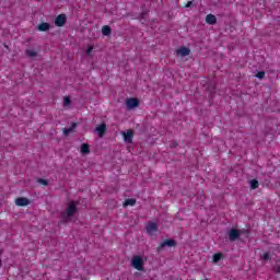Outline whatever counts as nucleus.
Masks as SVG:
<instances>
[{"label": "nucleus", "instance_id": "3", "mask_svg": "<svg viewBox=\"0 0 280 280\" xmlns=\"http://www.w3.org/2000/svg\"><path fill=\"white\" fill-rule=\"evenodd\" d=\"M166 246L168 248H174V246H176V241L172 238H166L164 242L160 243V245L156 247L158 253H161V250H163V248H166Z\"/></svg>", "mask_w": 280, "mask_h": 280}, {"label": "nucleus", "instance_id": "17", "mask_svg": "<svg viewBox=\"0 0 280 280\" xmlns=\"http://www.w3.org/2000/svg\"><path fill=\"white\" fill-rule=\"evenodd\" d=\"M137 205V199H127L124 202V207H135Z\"/></svg>", "mask_w": 280, "mask_h": 280}, {"label": "nucleus", "instance_id": "18", "mask_svg": "<svg viewBox=\"0 0 280 280\" xmlns=\"http://www.w3.org/2000/svg\"><path fill=\"white\" fill-rule=\"evenodd\" d=\"M222 253H215L213 256H212V261L213 264H218L219 261L222 260Z\"/></svg>", "mask_w": 280, "mask_h": 280}, {"label": "nucleus", "instance_id": "6", "mask_svg": "<svg viewBox=\"0 0 280 280\" xmlns=\"http://www.w3.org/2000/svg\"><path fill=\"white\" fill-rule=\"evenodd\" d=\"M127 110H132V108H137L139 106L138 98H127L126 100Z\"/></svg>", "mask_w": 280, "mask_h": 280}, {"label": "nucleus", "instance_id": "9", "mask_svg": "<svg viewBox=\"0 0 280 280\" xmlns=\"http://www.w3.org/2000/svg\"><path fill=\"white\" fill-rule=\"evenodd\" d=\"M15 205L18 207H27V205H30V199L25 198V197H20L15 199Z\"/></svg>", "mask_w": 280, "mask_h": 280}, {"label": "nucleus", "instance_id": "10", "mask_svg": "<svg viewBox=\"0 0 280 280\" xmlns=\"http://www.w3.org/2000/svg\"><path fill=\"white\" fill-rule=\"evenodd\" d=\"M240 230L237 229H232L230 231L229 237L231 242H235V240H240Z\"/></svg>", "mask_w": 280, "mask_h": 280}, {"label": "nucleus", "instance_id": "13", "mask_svg": "<svg viewBox=\"0 0 280 280\" xmlns=\"http://www.w3.org/2000/svg\"><path fill=\"white\" fill-rule=\"evenodd\" d=\"M96 132L98 135V137H104V135H106V124H101L100 126L96 127Z\"/></svg>", "mask_w": 280, "mask_h": 280}, {"label": "nucleus", "instance_id": "15", "mask_svg": "<svg viewBox=\"0 0 280 280\" xmlns=\"http://www.w3.org/2000/svg\"><path fill=\"white\" fill-rule=\"evenodd\" d=\"M78 124L73 122L72 127L70 128H63V135L67 137L69 135H71V132H73V130H75Z\"/></svg>", "mask_w": 280, "mask_h": 280}, {"label": "nucleus", "instance_id": "14", "mask_svg": "<svg viewBox=\"0 0 280 280\" xmlns=\"http://www.w3.org/2000/svg\"><path fill=\"white\" fill-rule=\"evenodd\" d=\"M112 33H113V28H110V26L104 25V26L102 27V34H103V36H110Z\"/></svg>", "mask_w": 280, "mask_h": 280}, {"label": "nucleus", "instance_id": "20", "mask_svg": "<svg viewBox=\"0 0 280 280\" xmlns=\"http://www.w3.org/2000/svg\"><path fill=\"white\" fill-rule=\"evenodd\" d=\"M256 78H258V80H264V78H266V72H264V71L257 72Z\"/></svg>", "mask_w": 280, "mask_h": 280}, {"label": "nucleus", "instance_id": "4", "mask_svg": "<svg viewBox=\"0 0 280 280\" xmlns=\"http://www.w3.org/2000/svg\"><path fill=\"white\" fill-rule=\"evenodd\" d=\"M145 231L148 235H154L159 231V225L155 222H148L145 225Z\"/></svg>", "mask_w": 280, "mask_h": 280}, {"label": "nucleus", "instance_id": "11", "mask_svg": "<svg viewBox=\"0 0 280 280\" xmlns=\"http://www.w3.org/2000/svg\"><path fill=\"white\" fill-rule=\"evenodd\" d=\"M38 32H49L51 30V24L47 22H43L37 26Z\"/></svg>", "mask_w": 280, "mask_h": 280}, {"label": "nucleus", "instance_id": "22", "mask_svg": "<svg viewBox=\"0 0 280 280\" xmlns=\"http://www.w3.org/2000/svg\"><path fill=\"white\" fill-rule=\"evenodd\" d=\"M71 105V98L69 96H66L63 98V106H70Z\"/></svg>", "mask_w": 280, "mask_h": 280}, {"label": "nucleus", "instance_id": "21", "mask_svg": "<svg viewBox=\"0 0 280 280\" xmlns=\"http://www.w3.org/2000/svg\"><path fill=\"white\" fill-rule=\"evenodd\" d=\"M261 259H262L264 261H270V254H269V253H264V254L261 255Z\"/></svg>", "mask_w": 280, "mask_h": 280}, {"label": "nucleus", "instance_id": "1", "mask_svg": "<svg viewBox=\"0 0 280 280\" xmlns=\"http://www.w3.org/2000/svg\"><path fill=\"white\" fill-rule=\"evenodd\" d=\"M78 213V202L70 201L66 210L61 213L62 218H73Z\"/></svg>", "mask_w": 280, "mask_h": 280}, {"label": "nucleus", "instance_id": "7", "mask_svg": "<svg viewBox=\"0 0 280 280\" xmlns=\"http://www.w3.org/2000/svg\"><path fill=\"white\" fill-rule=\"evenodd\" d=\"M125 143H130L135 138V131L132 129H128L126 132L122 133Z\"/></svg>", "mask_w": 280, "mask_h": 280}, {"label": "nucleus", "instance_id": "8", "mask_svg": "<svg viewBox=\"0 0 280 280\" xmlns=\"http://www.w3.org/2000/svg\"><path fill=\"white\" fill-rule=\"evenodd\" d=\"M176 54L177 56L185 58V56H189V54H191V50L187 47H180L176 50Z\"/></svg>", "mask_w": 280, "mask_h": 280}, {"label": "nucleus", "instance_id": "16", "mask_svg": "<svg viewBox=\"0 0 280 280\" xmlns=\"http://www.w3.org/2000/svg\"><path fill=\"white\" fill-rule=\"evenodd\" d=\"M91 149L88 143H82L81 144V154H90Z\"/></svg>", "mask_w": 280, "mask_h": 280}, {"label": "nucleus", "instance_id": "24", "mask_svg": "<svg viewBox=\"0 0 280 280\" xmlns=\"http://www.w3.org/2000/svg\"><path fill=\"white\" fill-rule=\"evenodd\" d=\"M27 56H30V58H36V51L34 50H26Z\"/></svg>", "mask_w": 280, "mask_h": 280}, {"label": "nucleus", "instance_id": "25", "mask_svg": "<svg viewBox=\"0 0 280 280\" xmlns=\"http://www.w3.org/2000/svg\"><path fill=\"white\" fill-rule=\"evenodd\" d=\"M93 51V46H89L85 54L86 56H91V52Z\"/></svg>", "mask_w": 280, "mask_h": 280}, {"label": "nucleus", "instance_id": "19", "mask_svg": "<svg viewBox=\"0 0 280 280\" xmlns=\"http://www.w3.org/2000/svg\"><path fill=\"white\" fill-rule=\"evenodd\" d=\"M250 189H258L259 188V182L257 179H252L249 182Z\"/></svg>", "mask_w": 280, "mask_h": 280}, {"label": "nucleus", "instance_id": "23", "mask_svg": "<svg viewBox=\"0 0 280 280\" xmlns=\"http://www.w3.org/2000/svg\"><path fill=\"white\" fill-rule=\"evenodd\" d=\"M37 183H39V185H44L45 187H47V185H49V182L47 179H43V178L37 179Z\"/></svg>", "mask_w": 280, "mask_h": 280}, {"label": "nucleus", "instance_id": "2", "mask_svg": "<svg viewBox=\"0 0 280 280\" xmlns=\"http://www.w3.org/2000/svg\"><path fill=\"white\" fill-rule=\"evenodd\" d=\"M131 266L139 270L140 272H143V257L141 256H133L131 259Z\"/></svg>", "mask_w": 280, "mask_h": 280}, {"label": "nucleus", "instance_id": "5", "mask_svg": "<svg viewBox=\"0 0 280 280\" xmlns=\"http://www.w3.org/2000/svg\"><path fill=\"white\" fill-rule=\"evenodd\" d=\"M67 23V15L61 13L56 16L55 19V25L57 27H65V24Z\"/></svg>", "mask_w": 280, "mask_h": 280}, {"label": "nucleus", "instance_id": "27", "mask_svg": "<svg viewBox=\"0 0 280 280\" xmlns=\"http://www.w3.org/2000/svg\"><path fill=\"white\" fill-rule=\"evenodd\" d=\"M0 268H1V260H0Z\"/></svg>", "mask_w": 280, "mask_h": 280}, {"label": "nucleus", "instance_id": "12", "mask_svg": "<svg viewBox=\"0 0 280 280\" xmlns=\"http://www.w3.org/2000/svg\"><path fill=\"white\" fill-rule=\"evenodd\" d=\"M206 23H208V25H215V23H218V18L210 13L206 15Z\"/></svg>", "mask_w": 280, "mask_h": 280}, {"label": "nucleus", "instance_id": "26", "mask_svg": "<svg viewBox=\"0 0 280 280\" xmlns=\"http://www.w3.org/2000/svg\"><path fill=\"white\" fill-rule=\"evenodd\" d=\"M191 5H194V2L188 1V2L185 4V8H191Z\"/></svg>", "mask_w": 280, "mask_h": 280}]
</instances>
